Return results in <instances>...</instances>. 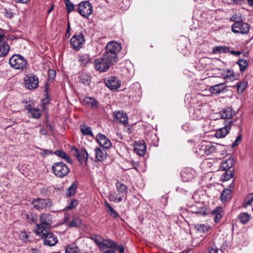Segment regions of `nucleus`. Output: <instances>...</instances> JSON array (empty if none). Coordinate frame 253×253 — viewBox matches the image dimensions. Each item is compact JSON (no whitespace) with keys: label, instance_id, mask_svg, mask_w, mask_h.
<instances>
[{"label":"nucleus","instance_id":"774afa93","mask_svg":"<svg viewBox=\"0 0 253 253\" xmlns=\"http://www.w3.org/2000/svg\"><path fill=\"white\" fill-rule=\"evenodd\" d=\"M31 252V253H41V252L39 250L35 248H32Z\"/></svg>","mask_w":253,"mask_h":253},{"label":"nucleus","instance_id":"6e6d98bb","mask_svg":"<svg viewBox=\"0 0 253 253\" xmlns=\"http://www.w3.org/2000/svg\"><path fill=\"white\" fill-rule=\"evenodd\" d=\"M242 137V136L241 135H239L237 137L236 140H235V141L233 143V144L231 145V147L232 148H234V147H235V146H237L239 144V142L241 140Z\"/></svg>","mask_w":253,"mask_h":253},{"label":"nucleus","instance_id":"ddd939ff","mask_svg":"<svg viewBox=\"0 0 253 253\" xmlns=\"http://www.w3.org/2000/svg\"><path fill=\"white\" fill-rule=\"evenodd\" d=\"M79 13L84 17H88L92 12V6L88 1H82L78 6Z\"/></svg>","mask_w":253,"mask_h":253},{"label":"nucleus","instance_id":"49530a36","mask_svg":"<svg viewBox=\"0 0 253 253\" xmlns=\"http://www.w3.org/2000/svg\"><path fill=\"white\" fill-rule=\"evenodd\" d=\"M66 9L68 13H70L74 10L75 7L74 4L72 3L70 0H64Z\"/></svg>","mask_w":253,"mask_h":253},{"label":"nucleus","instance_id":"9b49d317","mask_svg":"<svg viewBox=\"0 0 253 253\" xmlns=\"http://www.w3.org/2000/svg\"><path fill=\"white\" fill-rule=\"evenodd\" d=\"M104 83L106 86L111 90L115 91L119 88L121 82L119 78L115 76H111L104 79Z\"/></svg>","mask_w":253,"mask_h":253},{"label":"nucleus","instance_id":"5701e85b","mask_svg":"<svg viewBox=\"0 0 253 253\" xmlns=\"http://www.w3.org/2000/svg\"><path fill=\"white\" fill-rule=\"evenodd\" d=\"M94 152L96 161L97 162L103 161L107 158V152L104 148L96 147Z\"/></svg>","mask_w":253,"mask_h":253},{"label":"nucleus","instance_id":"338daca9","mask_svg":"<svg viewBox=\"0 0 253 253\" xmlns=\"http://www.w3.org/2000/svg\"><path fill=\"white\" fill-rule=\"evenodd\" d=\"M221 217V215L220 213L216 214L214 217V220H215V222H218Z\"/></svg>","mask_w":253,"mask_h":253},{"label":"nucleus","instance_id":"cd10ccee","mask_svg":"<svg viewBox=\"0 0 253 253\" xmlns=\"http://www.w3.org/2000/svg\"><path fill=\"white\" fill-rule=\"evenodd\" d=\"M190 116L193 120H200L204 117V111L200 108L193 109V110L191 111Z\"/></svg>","mask_w":253,"mask_h":253},{"label":"nucleus","instance_id":"a878e982","mask_svg":"<svg viewBox=\"0 0 253 253\" xmlns=\"http://www.w3.org/2000/svg\"><path fill=\"white\" fill-rule=\"evenodd\" d=\"M217 146V145L209 143L208 144L203 145L202 150L204 151V153H205V155L208 156L216 152Z\"/></svg>","mask_w":253,"mask_h":253},{"label":"nucleus","instance_id":"2f4dec72","mask_svg":"<svg viewBox=\"0 0 253 253\" xmlns=\"http://www.w3.org/2000/svg\"><path fill=\"white\" fill-rule=\"evenodd\" d=\"M231 191L228 188H225L221 192L220 199L223 202L229 200L231 198Z\"/></svg>","mask_w":253,"mask_h":253},{"label":"nucleus","instance_id":"423d86ee","mask_svg":"<svg viewBox=\"0 0 253 253\" xmlns=\"http://www.w3.org/2000/svg\"><path fill=\"white\" fill-rule=\"evenodd\" d=\"M10 66L18 70H23L27 64V60L20 54H14L9 60Z\"/></svg>","mask_w":253,"mask_h":253},{"label":"nucleus","instance_id":"7ed1b4c3","mask_svg":"<svg viewBox=\"0 0 253 253\" xmlns=\"http://www.w3.org/2000/svg\"><path fill=\"white\" fill-rule=\"evenodd\" d=\"M53 216L48 213H43L40 215V223H36V234H40L42 231L48 230L52 224Z\"/></svg>","mask_w":253,"mask_h":253},{"label":"nucleus","instance_id":"c756f323","mask_svg":"<svg viewBox=\"0 0 253 253\" xmlns=\"http://www.w3.org/2000/svg\"><path fill=\"white\" fill-rule=\"evenodd\" d=\"M229 51V47L225 45H219L213 47L212 53L213 54H220L222 53H227Z\"/></svg>","mask_w":253,"mask_h":253},{"label":"nucleus","instance_id":"37998d69","mask_svg":"<svg viewBox=\"0 0 253 253\" xmlns=\"http://www.w3.org/2000/svg\"><path fill=\"white\" fill-rule=\"evenodd\" d=\"M29 113L32 115V117L34 119H39L42 115L41 111L38 108H34Z\"/></svg>","mask_w":253,"mask_h":253},{"label":"nucleus","instance_id":"7c9ffc66","mask_svg":"<svg viewBox=\"0 0 253 253\" xmlns=\"http://www.w3.org/2000/svg\"><path fill=\"white\" fill-rule=\"evenodd\" d=\"M116 186L117 190L120 193V195L122 197L126 194L127 188L124 184L118 181L116 183Z\"/></svg>","mask_w":253,"mask_h":253},{"label":"nucleus","instance_id":"aec40b11","mask_svg":"<svg viewBox=\"0 0 253 253\" xmlns=\"http://www.w3.org/2000/svg\"><path fill=\"white\" fill-rule=\"evenodd\" d=\"M134 150L140 156H143L146 152V146L144 141H138L134 144Z\"/></svg>","mask_w":253,"mask_h":253},{"label":"nucleus","instance_id":"f704fd0d","mask_svg":"<svg viewBox=\"0 0 253 253\" xmlns=\"http://www.w3.org/2000/svg\"><path fill=\"white\" fill-rule=\"evenodd\" d=\"M54 154L56 155L58 157L63 159L67 162L71 164L72 161L69 157L67 155V154L62 150H57L53 153Z\"/></svg>","mask_w":253,"mask_h":253},{"label":"nucleus","instance_id":"0eeeda50","mask_svg":"<svg viewBox=\"0 0 253 253\" xmlns=\"http://www.w3.org/2000/svg\"><path fill=\"white\" fill-rule=\"evenodd\" d=\"M85 39L82 33H76L70 40V43L72 48L75 50H79L85 43Z\"/></svg>","mask_w":253,"mask_h":253},{"label":"nucleus","instance_id":"a19ab883","mask_svg":"<svg viewBox=\"0 0 253 253\" xmlns=\"http://www.w3.org/2000/svg\"><path fill=\"white\" fill-rule=\"evenodd\" d=\"M240 67V70L241 72H244L248 66L247 61L244 59H240L237 62Z\"/></svg>","mask_w":253,"mask_h":253},{"label":"nucleus","instance_id":"f03ea898","mask_svg":"<svg viewBox=\"0 0 253 253\" xmlns=\"http://www.w3.org/2000/svg\"><path fill=\"white\" fill-rule=\"evenodd\" d=\"M121 49L122 46L120 43L115 41H111L106 45L105 51L103 54L105 57L110 58L116 63L118 61V53Z\"/></svg>","mask_w":253,"mask_h":253},{"label":"nucleus","instance_id":"bf43d9fd","mask_svg":"<svg viewBox=\"0 0 253 253\" xmlns=\"http://www.w3.org/2000/svg\"><path fill=\"white\" fill-rule=\"evenodd\" d=\"M27 217L29 219V220L31 223H36L37 218L35 216L31 215V216H29V215H27Z\"/></svg>","mask_w":253,"mask_h":253},{"label":"nucleus","instance_id":"8fccbe9b","mask_svg":"<svg viewBox=\"0 0 253 253\" xmlns=\"http://www.w3.org/2000/svg\"><path fill=\"white\" fill-rule=\"evenodd\" d=\"M79 61L83 66H85L89 61L88 56L86 55H82L79 56Z\"/></svg>","mask_w":253,"mask_h":253},{"label":"nucleus","instance_id":"e433bc0d","mask_svg":"<svg viewBox=\"0 0 253 253\" xmlns=\"http://www.w3.org/2000/svg\"><path fill=\"white\" fill-rule=\"evenodd\" d=\"M79 80L81 83H82L85 85H89L90 79V76L85 73H82L79 76Z\"/></svg>","mask_w":253,"mask_h":253},{"label":"nucleus","instance_id":"f8f14e48","mask_svg":"<svg viewBox=\"0 0 253 253\" xmlns=\"http://www.w3.org/2000/svg\"><path fill=\"white\" fill-rule=\"evenodd\" d=\"M24 86L29 90H34L39 85V79L35 75H29L24 78Z\"/></svg>","mask_w":253,"mask_h":253},{"label":"nucleus","instance_id":"72a5a7b5","mask_svg":"<svg viewBox=\"0 0 253 253\" xmlns=\"http://www.w3.org/2000/svg\"><path fill=\"white\" fill-rule=\"evenodd\" d=\"M104 205L105 207L108 209V212L111 216L114 218H117L119 216L118 213L114 210V209L111 207L110 204L108 202L105 201L104 203Z\"/></svg>","mask_w":253,"mask_h":253},{"label":"nucleus","instance_id":"4c0bfd02","mask_svg":"<svg viewBox=\"0 0 253 253\" xmlns=\"http://www.w3.org/2000/svg\"><path fill=\"white\" fill-rule=\"evenodd\" d=\"M236 86L238 93H242L247 86V82L246 81L238 82L236 84Z\"/></svg>","mask_w":253,"mask_h":253},{"label":"nucleus","instance_id":"39448f33","mask_svg":"<svg viewBox=\"0 0 253 253\" xmlns=\"http://www.w3.org/2000/svg\"><path fill=\"white\" fill-rule=\"evenodd\" d=\"M52 170L54 174L59 178L66 176L69 172V168L62 162L54 163L52 166Z\"/></svg>","mask_w":253,"mask_h":253},{"label":"nucleus","instance_id":"0e129e2a","mask_svg":"<svg viewBox=\"0 0 253 253\" xmlns=\"http://www.w3.org/2000/svg\"><path fill=\"white\" fill-rule=\"evenodd\" d=\"M208 253H218V249L217 248H211L209 250Z\"/></svg>","mask_w":253,"mask_h":253},{"label":"nucleus","instance_id":"1a4fd4ad","mask_svg":"<svg viewBox=\"0 0 253 253\" xmlns=\"http://www.w3.org/2000/svg\"><path fill=\"white\" fill-rule=\"evenodd\" d=\"M32 204L36 209L42 210L50 208L52 206V202L49 199L38 198L33 200Z\"/></svg>","mask_w":253,"mask_h":253},{"label":"nucleus","instance_id":"4468645a","mask_svg":"<svg viewBox=\"0 0 253 253\" xmlns=\"http://www.w3.org/2000/svg\"><path fill=\"white\" fill-rule=\"evenodd\" d=\"M250 29V25L244 21L234 23L232 26V31L234 33L246 34L249 32Z\"/></svg>","mask_w":253,"mask_h":253},{"label":"nucleus","instance_id":"052dcab7","mask_svg":"<svg viewBox=\"0 0 253 253\" xmlns=\"http://www.w3.org/2000/svg\"><path fill=\"white\" fill-rule=\"evenodd\" d=\"M114 249H117L119 253H124V247L123 245H117V247L114 248Z\"/></svg>","mask_w":253,"mask_h":253},{"label":"nucleus","instance_id":"2eb2a0df","mask_svg":"<svg viewBox=\"0 0 253 253\" xmlns=\"http://www.w3.org/2000/svg\"><path fill=\"white\" fill-rule=\"evenodd\" d=\"M113 117L116 122L121 123L126 127L128 126V117L126 112L123 111H118L113 113Z\"/></svg>","mask_w":253,"mask_h":253},{"label":"nucleus","instance_id":"5fc2aeb1","mask_svg":"<svg viewBox=\"0 0 253 253\" xmlns=\"http://www.w3.org/2000/svg\"><path fill=\"white\" fill-rule=\"evenodd\" d=\"M39 149H41L42 152H41L40 154L41 156H43V157H45L47 155H50V154H52L53 153L52 152V151H51L50 150H47V149H42L41 148H38Z\"/></svg>","mask_w":253,"mask_h":253},{"label":"nucleus","instance_id":"4d7b16f0","mask_svg":"<svg viewBox=\"0 0 253 253\" xmlns=\"http://www.w3.org/2000/svg\"><path fill=\"white\" fill-rule=\"evenodd\" d=\"M48 76L50 79L53 80L56 76L55 71L52 69L49 70L48 71Z\"/></svg>","mask_w":253,"mask_h":253},{"label":"nucleus","instance_id":"58836bf2","mask_svg":"<svg viewBox=\"0 0 253 253\" xmlns=\"http://www.w3.org/2000/svg\"><path fill=\"white\" fill-rule=\"evenodd\" d=\"M239 220L240 222L243 224L246 223L250 219V216L246 212L241 213L238 216Z\"/></svg>","mask_w":253,"mask_h":253},{"label":"nucleus","instance_id":"393cba45","mask_svg":"<svg viewBox=\"0 0 253 253\" xmlns=\"http://www.w3.org/2000/svg\"><path fill=\"white\" fill-rule=\"evenodd\" d=\"M226 87L225 83H220L210 86L209 90L212 94H218L223 92Z\"/></svg>","mask_w":253,"mask_h":253},{"label":"nucleus","instance_id":"680f3d73","mask_svg":"<svg viewBox=\"0 0 253 253\" xmlns=\"http://www.w3.org/2000/svg\"><path fill=\"white\" fill-rule=\"evenodd\" d=\"M228 52H230L232 55L237 56H239L242 53V52L240 51L235 50H229Z\"/></svg>","mask_w":253,"mask_h":253},{"label":"nucleus","instance_id":"4be33fe9","mask_svg":"<svg viewBox=\"0 0 253 253\" xmlns=\"http://www.w3.org/2000/svg\"><path fill=\"white\" fill-rule=\"evenodd\" d=\"M220 119H230L233 115V109L231 107H225L219 112Z\"/></svg>","mask_w":253,"mask_h":253},{"label":"nucleus","instance_id":"a211bd4d","mask_svg":"<svg viewBox=\"0 0 253 253\" xmlns=\"http://www.w3.org/2000/svg\"><path fill=\"white\" fill-rule=\"evenodd\" d=\"M10 47L4 40V35L0 34V57L5 56L8 53Z\"/></svg>","mask_w":253,"mask_h":253},{"label":"nucleus","instance_id":"13d9d810","mask_svg":"<svg viewBox=\"0 0 253 253\" xmlns=\"http://www.w3.org/2000/svg\"><path fill=\"white\" fill-rule=\"evenodd\" d=\"M202 148L203 145L200 146L199 148L197 149L195 151V152L197 154H198V155H199L200 157H202L203 156H204V155H205V153H204V151L202 150Z\"/></svg>","mask_w":253,"mask_h":253},{"label":"nucleus","instance_id":"6e6552de","mask_svg":"<svg viewBox=\"0 0 253 253\" xmlns=\"http://www.w3.org/2000/svg\"><path fill=\"white\" fill-rule=\"evenodd\" d=\"M37 235L40 236L43 241L44 245L48 246H54L58 242V239L56 236L54 235L52 233L47 231H42L40 234H36Z\"/></svg>","mask_w":253,"mask_h":253},{"label":"nucleus","instance_id":"dca6fc26","mask_svg":"<svg viewBox=\"0 0 253 253\" xmlns=\"http://www.w3.org/2000/svg\"><path fill=\"white\" fill-rule=\"evenodd\" d=\"M233 124L232 120H230L226 122L225 124L224 127L217 129L215 136L217 138H223L230 131L231 127V125Z\"/></svg>","mask_w":253,"mask_h":253},{"label":"nucleus","instance_id":"473e14b6","mask_svg":"<svg viewBox=\"0 0 253 253\" xmlns=\"http://www.w3.org/2000/svg\"><path fill=\"white\" fill-rule=\"evenodd\" d=\"M108 198L110 201H112L117 203H120L123 201V197H122L121 195L119 197L118 194H117L115 191L110 192L108 196Z\"/></svg>","mask_w":253,"mask_h":253},{"label":"nucleus","instance_id":"864d4df0","mask_svg":"<svg viewBox=\"0 0 253 253\" xmlns=\"http://www.w3.org/2000/svg\"><path fill=\"white\" fill-rule=\"evenodd\" d=\"M25 103L26 105H25V108L27 110L28 113H29L32 109L35 108L33 102L30 101H25Z\"/></svg>","mask_w":253,"mask_h":253},{"label":"nucleus","instance_id":"f257e3e1","mask_svg":"<svg viewBox=\"0 0 253 253\" xmlns=\"http://www.w3.org/2000/svg\"><path fill=\"white\" fill-rule=\"evenodd\" d=\"M234 164L235 161L231 157L222 161L220 165L219 169L224 171L221 177L223 181H227L233 177L234 174V169L233 168V166Z\"/></svg>","mask_w":253,"mask_h":253},{"label":"nucleus","instance_id":"e2e57ef3","mask_svg":"<svg viewBox=\"0 0 253 253\" xmlns=\"http://www.w3.org/2000/svg\"><path fill=\"white\" fill-rule=\"evenodd\" d=\"M1 250L3 251L0 252V253H9L10 252L9 250H8V247L7 246L4 245L0 248Z\"/></svg>","mask_w":253,"mask_h":253},{"label":"nucleus","instance_id":"3c124183","mask_svg":"<svg viewBox=\"0 0 253 253\" xmlns=\"http://www.w3.org/2000/svg\"><path fill=\"white\" fill-rule=\"evenodd\" d=\"M231 20L234 21V23H240L243 21L241 16L237 14L233 15L231 18Z\"/></svg>","mask_w":253,"mask_h":253},{"label":"nucleus","instance_id":"f3484780","mask_svg":"<svg viewBox=\"0 0 253 253\" xmlns=\"http://www.w3.org/2000/svg\"><path fill=\"white\" fill-rule=\"evenodd\" d=\"M96 140L104 149H110L112 146V143L106 136L99 133L96 135Z\"/></svg>","mask_w":253,"mask_h":253},{"label":"nucleus","instance_id":"6ab92c4d","mask_svg":"<svg viewBox=\"0 0 253 253\" xmlns=\"http://www.w3.org/2000/svg\"><path fill=\"white\" fill-rule=\"evenodd\" d=\"M222 76L226 82H228L238 80L240 74L235 73L233 70L228 69L222 74Z\"/></svg>","mask_w":253,"mask_h":253},{"label":"nucleus","instance_id":"412c9836","mask_svg":"<svg viewBox=\"0 0 253 253\" xmlns=\"http://www.w3.org/2000/svg\"><path fill=\"white\" fill-rule=\"evenodd\" d=\"M195 171L191 168H186L181 172V176L183 181L188 182L191 180L194 176Z\"/></svg>","mask_w":253,"mask_h":253},{"label":"nucleus","instance_id":"9d476101","mask_svg":"<svg viewBox=\"0 0 253 253\" xmlns=\"http://www.w3.org/2000/svg\"><path fill=\"white\" fill-rule=\"evenodd\" d=\"M71 151L73 155L77 158L81 164L84 163H86L88 154L87 151L84 148H82L81 150H78L76 147H72Z\"/></svg>","mask_w":253,"mask_h":253},{"label":"nucleus","instance_id":"c85d7f7f","mask_svg":"<svg viewBox=\"0 0 253 253\" xmlns=\"http://www.w3.org/2000/svg\"><path fill=\"white\" fill-rule=\"evenodd\" d=\"M102 245L101 246L100 249H104L105 248L114 249V248L117 247V244L110 239H103Z\"/></svg>","mask_w":253,"mask_h":253},{"label":"nucleus","instance_id":"c03bdc74","mask_svg":"<svg viewBox=\"0 0 253 253\" xmlns=\"http://www.w3.org/2000/svg\"><path fill=\"white\" fill-rule=\"evenodd\" d=\"M91 239L94 242V243L97 245L98 248L100 249L101 247H102V237L98 235H94L91 237Z\"/></svg>","mask_w":253,"mask_h":253},{"label":"nucleus","instance_id":"69168bd1","mask_svg":"<svg viewBox=\"0 0 253 253\" xmlns=\"http://www.w3.org/2000/svg\"><path fill=\"white\" fill-rule=\"evenodd\" d=\"M182 128L183 130L188 131L190 130V128L189 127V125L186 124L182 126Z\"/></svg>","mask_w":253,"mask_h":253},{"label":"nucleus","instance_id":"09e8293b","mask_svg":"<svg viewBox=\"0 0 253 253\" xmlns=\"http://www.w3.org/2000/svg\"><path fill=\"white\" fill-rule=\"evenodd\" d=\"M77 186L73 184L71 186L67 189L66 195L67 196H70L74 195L76 193Z\"/></svg>","mask_w":253,"mask_h":253},{"label":"nucleus","instance_id":"bb28decb","mask_svg":"<svg viewBox=\"0 0 253 253\" xmlns=\"http://www.w3.org/2000/svg\"><path fill=\"white\" fill-rule=\"evenodd\" d=\"M191 212L197 214L204 215L206 214L205 208L202 204L198 203L191 207Z\"/></svg>","mask_w":253,"mask_h":253},{"label":"nucleus","instance_id":"603ef678","mask_svg":"<svg viewBox=\"0 0 253 253\" xmlns=\"http://www.w3.org/2000/svg\"><path fill=\"white\" fill-rule=\"evenodd\" d=\"M77 205L78 201L76 200H71L69 205L66 207V209L68 210L75 208L77 206Z\"/></svg>","mask_w":253,"mask_h":253},{"label":"nucleus","instance_id":"b1692460","mask_svg":"<svg viewBox=\"0 0 253 253\" xmlns=\"http://www.w3.org/2000/svg\"><path fill=\"white\" fill-rule=\"evenodd\" d=\"M83 102L84 105L87 107H90L93 109H97L98 108V103L93 97H85L84 98Z\"/></svg>","mask_w":253,"mask_h":253},{"label":"nucleus","instance_id":"de8ad7c7","mask_svg":"<svg viewBox=\"0 0 253 253\" xmlns=\"http://www.w3.org/2000/svg\"><path fill=\"white\" fill-rule=\"evenodd\" d=\"M253 201V193H251L249 194H248L246 198L244 203V206L245 207H247L250 205L252 202Z\"/></svg>","mask_w":253,"mask_h":253},{"label":"nucleus","instance_id":"a18cd8bd","mask_svg":"<svg viewBox=\"0 0 253 253\" xmlns=\"http://www.w3.org/2000/svg\"><path fill=\"white\" fill-rule=\"evenodd\" d=\"M65 253H81V252L77 246L74 247L69 246L66 248Z\"/></svg>","mask_w":253,"mask_h":253},{"label":"nucleus","instance_id":"c9c22d12","mask_svg":"<svg viewBox=\"0 0 253 253\" xmlns=\"http://www.w3.org/2000/svg\"><path fill=\"white\" fill-rule=\"evenodd\" d=\"M81 131L84 135H89L92 136L93 134L91 128L90 126H85V125H81L80 126Z\"/></svg>","mask_w":253,"mask_h":253},{"label":"nucleus","instance_id":"20e7f679","mask_svg":"<svg viewBox=\"0 0 253 253\" xmlns=\"http://www.w3.org/2000/svg\"><path fill=\"white\" fill-rule=\"evenodd\" d=\"M115 63L110 58L105 57L103 54L102 56L95 59L94 61V68L99 72H106Z\"/></svg>","mask_w":253,"mask_h":253},{"label":"nucleus","instance_id":"ea45409f","mask_svg":"<svg viewBox=\"0 0 253 253\" xmlns=\"http://www.w3.org/2000/svg\"><path fill=\"white\" fill-rule=\"evenodd\" d=\"M209 227L205 226L204 224H197L195 226V228L202 236L203 234H205L209 230Z\"/></svg>","mask_w":253,"mask_h":253},{"label":"nucleus","instance_id":"79ce46f5","mask_svg":"<svg viewBox=\"0 0 253 253\" xmlns=\"http://www.w3.org/2000/svg\"><path fill=\"white\" fill-rule=\"evenodd\" d=\"M82 223L80 218H74L70 221L69 226L70 227H79Z\"/></svg>","mask_w":253,"mask_h":253}]
</instances>
